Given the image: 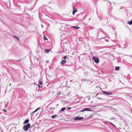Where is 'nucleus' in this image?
I'll return each instance as SVG.
<instances>
[{"label":"nucleus","instance_id":"nucleus-1","mask_svg":"<svg viewBox=\"0 0 132 132\" xmlns=\"http://www.w3.org/2000/svg\"><path fill=\"white\" fill-rule=\"evenodd\" d=\"M30 125L29 123H28L24 126L23 128L24 130L25 131H28L29 128L30 127Z\"/></svg>","mask_w":132,"mask_h":132},{"label":"nucleus","instance_id":"nucleus-2","mask_svg":"<svg viewBox=\"0 0 132 132\" xmlns=\"http://www.w3.org/2000/svg\"><path fill=\"white\" fill-rule=\"evenodd\" d=\"M86 111H92V110L91 109L89 108H86L80 111L81 112H82Z\"/></svg>","mask_w":132,"mask_h":132},{"label":"nucleus","instance_id":"nucleus-3","mask_svg":"<svg viewBox=\"0 0 132 132\" xmlns=\"http://www.w3.org/2000/svg\"><path fill=\"white\" fill-rule=\"evenodd\" d=\"M93 59L95 63H98L99 62V60L98 58L94 56Z\"/></svg>","mask_w":132,"mask_h":132},{"label":"nucleus","instance_id":"nucleus-4","mask_svg":"<svg viewBox=\"0 0 132 132\" xmlns=\"http://www.w3.org/2000/svg\"><path fill=\"white\" fill-rule=\"evenodd\" d=\"M83 119V118L82 117H76L74 119L75 120H81Z\"/></svg>","mask_w":132,"mask_h":132},{"label":"nucleus","instance_id":"nucleus-5","mask_svg":"<svg viewBox=\"0 0 132 132\" xmlns=\"http://www.w3.org/2000/svg\"><path fill=\"white\" fill-rule=\"evenodd\" d=\"M66 62V61L65 60H62L61 62V65H63L65 64Z\"/></svg>","mask_w":132,"mask_h":132},{"label":"nucleus","instance_id":"nucleus-6","mask_svg":"<svg viewBox=\"0 0 132 132\" xmlns=\"http://www.w3.org/2000/svg\"><path fill=\"white\" fill-rule=\"evenodd\" d=\"M104 94L107 95H112V94L110 92H103Z\"/></svg>","mask_w":132,"mask_h":132},{"label":"nucleus","instance_id":"nucleus-7","mask_svg":"<svg viewBox=\"0 0 132 132\" xmlns=\"http://www.w3.org/2000/svg\"><path fill=\"white\" fill-rule=\"evenodd\" d=\"M29 120H28V119L27 120L25 121L23 123V124H25V123H27L29 122Z\"/></svg>","mask_w":132,"mask_h":132},{"label":"nucleus","instance_id":"nucleus-8","mask_svg":"<svg viewBox=\"0 0 132 132\" xmlns=\"http://www.w3.org/2000/svg\"><path fill=\"white\" fill-rule=\"evenodd\" d=\"M51 50H47V49H45V51L46 53H48Z\"/></svg>","mask_w":132,"mask_h":132},{"label":"nucleus","instance_id":"nucleus-9","mask_svg":"<svg viewBox=\"0 0 132 132\" xmlns=\"http://www.w3.org/2000/svg\"><path fill=\"white\" fill-rule=\"evenodd\" d=\"M77 11V10L76 9L74 10H73L72 12V13L73 14H74Z\"/></svg>","mask_w":132,"mask_h":132},{"label":"nucleus","instance_id":"nucleus-10","mask_svg":"<svg viewBox=\"0 0 132 132\" xmlns=\"http://www.w3.org/2000/svg\"><path fill=\"white\" fill-rule=\"evenodd\" d=\"M119 70V67H116L115 68V70Z\"/></svg>","mask_w":132,"mask_h":132},{"label":"nucleus","instance_id":"nucleus-11","mask_svg":"<svg viewBox=\"0 0 132 132\" xmlns=\"http://www.w3.org/2000/svg\"><path fill=\"white\" fill-rule=\"evenodd\" d=\"M128 23L130 25L132 24V20H131V21L128 22Z\"/></svg>","mask_w":132,"mask_h":132},{"label":"nucleus","instance_id":"nucleus-12","mask_svg":"<svg viewBox=\"0 0 132 132\" xmlns=\"http://www.w3.org/2000/svg\"><path fill=\"white\" fill-rule=\"evenodd\" d=\"M66 109V108H62L61 109V111H64Z\"/></svg>","mask_w":132,"mask_h":132},{"label":"nucleus","instance_id":"nucleus-13","mask_svg":"<svg viewBox=\"0 0 132 132\" xmlns=\"http://www.w3.org/2000/svg\"><path fill=\"white\" fill-rule=\"evenodd\" d=\"M57 116V115H54L52 116H51V117L52 118H54L55 117H56Z\"/></svg>","mask_w":132,"mask_h":132},{"label":"nucleus","instance_id":"nucleus-14","mask_svg":"<svg viewBox=\"0 0 132 132\" xmlns=\"http://www.w3.org/2000/svg\"><path fill=\"white\" fill-rule=\"evenodd\" d=\"M39 109V108H37L34 112H33V113H34V112L37 111V110H38Z\"/></svg>","mask_w":132,"mask_h":132},{"label":"nucleus","instance_id":"nucleus-15","mask_svg":"<svg viewBox=\"0 0 132 132\" xmlns=\"http://www.w3.org/2000/svg\"><path fill=\"white\" fill-rule=\"evenodd\" d=\"M73 28L76 29H78L79 28V27H76L75 26H73L72 27Z\"/></svg>","mask_w":132,"mask_h":132},{"label":"nucleus","instance_id":"nucleus-16","mask_svg":"<svg viewBox=\"0 0 132 132\" xmlns=\"http://www.w3.org/2000/svg\"><path fill=\"white\" fill-rule=\"evenodd\" d=\"M44 39L45 40H47V38L45 36H44Z\"/></svg>","mask_w":132,"mask_h":132},{"label":"nucleus","instance_id":"nucleus-17","mask_svg":"<svg viewBox=\"0 0 132 132\" xmlns=\"http://www.w3.org/2000/svg\"><path fill=\"white\" fill-rule=\"evenodd\" d=\"M13 36L16 38L18 40H19V39L17 38V37H16L15 36Z\"/></svg>","mask_w":132,"mask_h":132},{"label":"nucleus","instance_id":"nucleus-18","mask_svg":"<svg viewBox=\"0 0 132 132\" xmlns=\"http://www.w3.org/2000/svg\"><path fill=\"white\" fill-rule=\"evenodd\" d=\"M39 83L41 85H42L43 84V82H41L40 81H39Z\"/></svg>","mask_w":132,"mask_h":132},{"label":"nucleus","instance_id":"nucleus-19","mask_svg":"<svg viewBox=\"0 0 132 132\" xmlns=\"http://www.w3.org/2000/svg\"><path fill=\"white\" fill-rule=\"evenodd\" d=\"M67 57L66 56H64L63 57V58L64 59H65Z\"/></svg>","mask_w":132,"mask_h":132},{"label":"nucleus","instance_id":"nucleus-20","mask_svg":"<svg viewBox=\"0 0 132 132\" xmlns=\"http://www.w3.org/2000/svg\"><path fill=\"white\" fill-rule=\"evenodd\" d=\"M3 111L5 112H6V110L5 109H4Z\"/></svg>","mask_w":132,"mask_h":132},{"label":"nucleus","instance_id":"nucleus-21","mask_svg":"<svg viewBox=\"0 0 132 132\" xmlns=\"http://www.w3.org/2000/svg\"><path fill=\"white\" fill-rule=\"evenodd\" d=\"M110 119L111 120H114L115 119L114 118H111Z\"/></svg>","mask_w":132,"mask_h":132},{"label":"nucleus","instance_id":"nucleus-22","mask_svg":"<svg viewBox=\"0 0 132 132\" xmlns=\"http://www.w3.org/2000/svg\"><path fill=\"white\" fill-rule=\"evenodd\" d=\"M112 125L113 126L115 127H116V126H115V125H114L113 124V125Z\"/></svg>","mask_w":132,"mask_h":132},{"label":"nucleus","instance_id":"nucleus-23","mask_svg":"<svg viewBox=\"0 0 132 132\" xmlns=\"http://www.w3.org/2000/svg\"><path fill=\"white\" fill-rule=\"evenodd\" d=\"M38 86L39 88L40 87V86L39 85H38Z\"/></svg>","mask_w":132,"mask_h":132},{"label":"nucleus","instance_id":"nucleus-24","mask_svg":"<svg viewBox=\"0 0 132 132\" xmlns=\"http://www.w3.org/2000/svg\"><path fill=\"white\" fill-rule=\"evenodd\" d=\"M110 123L112 125H113V123L111 122H110Z\"/></svg>","mask_w":132,"mask_h":132},{"label":"nucleus","instance_id":"nucleus-25","mask_svg":"<svg viewBox=\"0 0 132 132\" xmlns=\"http://www.w3.org/2000/svg\"><path fill=\"white\" fill-rule=\"evenodd\" d=\"M71 108H68V109H70Z\"/></svg>","mask_w":132,"mask_h":132}]
</instances>
